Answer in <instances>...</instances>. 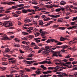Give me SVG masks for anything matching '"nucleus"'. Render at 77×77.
Here are the masks:
<instances>
[{"label":"nucleus","instance_id":"1","mask_svg":"<svg viewBox=\"0 0 77 77\" xmlns=\"http://www.w3.org/2000/svg\"><path fill=\"white\" fill-rule=\"evenodd\" d=\"M4 23V26L6 27L12 26V23H10L9 21H5Z\"/></svg>","mask_w":77,"mask_h":77},{"label":"nucleus","instance_id":"2","mask_svg":"<svg viewBox=\"0 0 77 77\" xmlns=\"http://www.w3.org/2000/svg\"><path fill=\"white\" fill-rule=\"evenodd\" d=\"M22 13L23 14H26L27 12H35V10L33 9H27L26 10L25 9H23L22 10Z\"/></svg>","mask_w":77,"mask_h":77},{"label":"nucleus","instance_id":"3","mask_svg":"<svg viewBox=\"0 0 77 77\" xmlns=\"http://www.w3.org/2000/svg\"><path fill=\"white\" fill-rule=\"evenodd\" d=\"M15 2H3L1 3V4H3L4 5H12V4H15Z\"/></svg>","mask_w":77,"mask_h":77},{"label":"nucleus","instance_id":"4","mask_svg":"<svg viewBox=\"0 0 77 77\" xmlns=\"http://www.w3.org/2000/svg\"><path fill=\"white\" fill-rule=\"evenodd\" d=\"M62 75H57V76L58 77H68L69 75L68 74H66V73L65 72H62Z\"/></svg>","mask_w":77,"mask_h":77},{"label":"nucleus","instance_id":"5","mask_svg":"<svg viewBox=\"0 0 77 77\" xmlns=\"http://www.w3.org/2000/svg\"><path fill=\"white\" fill-rule=\"evenodd\" d=\"M21 13V12L20 11H16L15 13H13L12 14H14L13 16L15 17H19V14H20Z\"/></svg>","mask_w":77,"mask_h":77},{"label":"nucleus","instance_id":"6","mask_svg":"<svg viewBox=\"0 0 77 77\" xmlns=\"http://www.w3.org/2000/svg\"><path fill=\"white\" fill-rule=\"evenodd\" d=\"M71 63V62H67L65 63H63V65L64 66H67L69 68H71V66H69L68 65H70Z\"/></svg>","mask_w":77,"mask_h":77},{"label":"nucleus","instance_id":"7","mask_svg":"<svg viewBox=\"0 0 77 77\" xmlns=\"http://www.w3.org/2000/svg\"><path fill=\"white\" fill-rule=\"evenodd\" d=\"M24 6V4L18 5L16 6L14 5L12 6V8H13V9H16V8H17L23 7V6Z\"/></svg>","mask_w":77,"mask_h":77},{"label":"nucleus","instance_id":"8","mask_svg":"<svg viewBox=\"0 0 77 77\" xmlns=\"http://www.w3.org/2000/svg\"><path fill=\"white\" fill-rule=\"evenodd\" d=\"M39 32L40 33H41L42 36H44L45 34L47 33V32L42 31V29H41L39 30Z\"/></svg>","mask_w":77,"mask_h":77},{"label":"nucleus","instance_id":"9","mask_svg":"<svg viewBox=\"0 0 77 77\" xmlns=\"http://www.w3.org/2000/svg\"><path fill=\"white\" fill-rule=\"evenodd\" d=\"M8 60H11L10 61H9V63H15V62H16V60H15V59L13 58H11L10 59H8Z\"/></svg>","mask_w":77,"mask_h":77},{"label":"nucleus","instance_id":"10","mask_svg":"<svg viewBox=\"0 0 77 77\" xmlns=\"http://www.w3.org/2000/svg\"><path fill=\"white\" fill-rule=\"evenodd\" d=\"M55 41V42H58V41L54 39H48L46 41V42L47 43H50L51 42H53Z\"/></svg>","mask_w":77,"mask_h":77},{"label":"nucleus","instance_id":"11","mask_svg":"<svg viewBox=\"0 0 77 77\" xmlns=\"http://www.w3.org/2000/svg\"><path fill=\"white\" fill-rule=\"evenodd\" d=\"M41 17L42 18H45V19H44V20L45 21H48V20H50V18H49V17H45V16L44 15L42 16Z\"/></svg>","mask_w":77,"mask_h":77},{"label":"nucleus","instance_id":"12","mask_svg":"<svg viewBox=\"0 0 77 77\" xmlns=\"http://www.w3.org/2000/svg\"><path fill=\"white\" fill-rule=\"evenodd\" d=\"M3 38H2V40H4L5 41V40H11V39L10 38H8V37H7V36L6 35H4L2 36Z\"/></svg>","mask_w":77,"mask_h":77},{"label":"nucleus","instance_id":"13","mask_svg":"<svg viewBox=\"0 0 77 77\" xmlns=\"http://www.w3.org/2000/svg\"><path fill=\"white\" fill-rule=\"evenodd\" d=\"M45 9H46L45 8H42L38 9H35V12H37L38 11H41V12H45V11L43 10H45Z\"/></svg>","mask_w":77,"mask_h":77},{"label":"nucleus","instance_id":"14","mask_svg":"<svg viewBox=\"0 0 77 77\" xmlns=\"http://www.w3.org/2000/svg\"><path fill=\"white\" fill-rule=\"evenodd\" d=\"M58 68H57V67H48V69H49V70H50V69H55V72H57V71H58L59 69H58Z\"/></svg>","mask_w":77,"mask_h":77},{"label":"nucleus","instance_id":"15","mask_svg":"<svg viewBox=\"0 0 77 77\" xmlns=\"http://www.w3.org/2000/svg\"><path fill=\"white\" fill-rule=\"evenodd\" d=\"M60 53H61V52H55L54 53L52 56H55L56 57H58V55H57V54L58 53L59 54H60Z\"/></svg>","mask_w":77,"mask_h":77},{"label":"nucleus","instance_id":"16","mask_svg":"<svg viewBox=\"0 0 77 77\" xmlns=\"http://www.w3.org/2000/svg\"><path fill=\"white\" fill-rule=\"evenodd\" d=\"M54 21H51L49 22V23H48L46 24H45L44 26H41L42 27H44V26H48L50 25V24H51V23H53Z\"/></svg>","mask_w":77,"mask_h":77},{"label":"nucleus","instance_id":"17","mask_svg":"<svg viewBox=\"0 0 77 77\" xmlns=\"http://www.w3.org/2000/svg\"><path fill=\"white\" fill-rule=\"evenodd\" d=\"M66 39L69 40V39H67L66 38H64L63 37H61L60 38V41H65Z\"/></svg>","mask_w":77,"mask_h":77},{"label":"nucleus","instance_id":"18","mask_svg":"<svg viewBox=\"0 0 77 77\" xmlns=\"http://www.w3.org/2000/svg\"><path fill=\"white\" fill-rule=\"evenodd\" d=\"M24 62H25V63H27V64H31V63H33V62H34V61H27L26 60H25L24 61Z\"/></svg>","mask_w":77,"mask_h":77},{"label":"nucleus","instance_id":"19","mask_svg":"<svg viewBox=\"0 0 77 77\" xmlns=\"http://www.w3.org/2000/svg\"><path fill=\"white\" fill-rule=\"evenodd\" d=\"M48 16L51 17H52L53 18H57V17H60V15H57L56 16L51 15L50 14H49Z\"/></svg>","mask_w":77,"mask_h":77},{"label":"nucleus","instance_id":"20","mask_svg":"<svg viewBox=\"0 0 77 77\" xmlns=\"http://www.w3.org/2000/svg\"><path fill=\"white\" fill-rule=\"evenodd\" d=\"M41 39V38H34V39L35 41V42H36L37 43H38V42H40V40L38 39Z\"/></svg>","mask_w":77,"mask_h":77},{"label":"nucleus","instance_id":"21","mask_svg":"<svg viewBox=\"0 0 77 77\" xmlns=\"http://www.w3.org/2000/svg\"><path fill=\"white\" fill-rule=\"evenodd\" d=\"M6 75L7 77H15V75L14 74H11L10 75Z\"/></svg>","mask_w":77,"mask_h":77},{"label":"nucleus","instance_id":"22","mask_svg":"<svg viewBox=\"0 0 77 77\" xmlns=\"http://www.w3.org/2000/svg\"><path fill=\"white\" fill-rule=\"evenodd\" d=\"M25 23H30L32 22V19H29L25 20Z\"/></svg>","mask_w":77,"mask_h":77},{"label":"nucleus","instance_id":"23","mask_svg":"<svg viewBox=\"0 0 77 77\" xmlns=\"http://www.w3.org/2000/svg\"><path fill=\"white\" fill-rule=\"evenodd\" d=\"M39 23L38 24L39 26H42L44 24V23L42 22V20H39L38 21Z\"/></svg>","mask_w":77,"mask_h":77},{"label":"nucleus","instance_id":"24","mask_svg":"<svg viewBox=\"0 0 77 77\" xmlns=\"http://www.w3.org/2000/svg\"><path fill=\"white\" fill-rule=\"evenodd\" d=\"M66 3V2L62 1L60 2V5H64Z\"/></svg>","mask_w":77,"mask_h":77},{"label":"nucleus","instance_id":"25","mask_svg":"<svg viewBox=\"0 0 77 77\" xmlns=\"http://www.w3.org/2000/svg\"><path fill=\"white\" fill-rule=\"evenodd\" d=\"M67 47H68V46L66 45H63L61 46V48H63V49H65V48H66Z\"/></svg>","mask_w":77,"mask_h":77},{"label":"nucleus","instance_id":"26","mask_svg":"<svg viewBox=\"0 0 77 77\" xmlns=\"http://www.w3.org/2000/svg\"><path fill=\"white\" fill-rule=\"evenodd\" d=\"M75 66H77V65H75L72 66L73 68H74L72 69V70L73 71H75V70H77V67Z\"/></svg>","mask_w":77,"mask_h":77},{"label":"nucleus","instance_id":"27","mask_svg":"<svg viewBox=\"0 0 77 77\" xmlns=\"http://www.w3.org/2000/svg\"><path fill=\"white\" fill-rule=\"evenodd\" d=\"M22 35H28V33L24 31L22 32Z\"/></svg>","mask_w":77,"mask_h":77},{"label":"nucleus","instance_id":"28","mask_svg":"<svg viewBox=\"0 0 77 77\" xmlns=\"http://www.w3.org/2000/svg\"><path fill=\"white\" fill-rule=\"evenodd\" d=\"M51 47H53L51 46H46L45 47V49H46V50H48L50 49V48H51Z\"/></svg>","mask_w":77,"mask_h":77},{"label":"nucleus","instance_id":"29","mask_svg":"<svg viewBox=\"0 0 77 77\" xmlns=\"http://www.w3.org/2000/svg\"><path fill=\"white\" fill-rule=\"evenodd\" d=\"M35 72L37 75H39V74H41V71H40L39 70H37L35 71Z\"/></svg>","mask_w":77,"mask_h":77},{"label":"nucleus","instance_id":"30","mask_svg":"<svg viewBox=\"0 0 77 77\" xmlns=\"http://www.w3.org/2000/svg\"><path fill=\"white\" fill-rule=\"evenodd\" d=\"M29 55L28 56V57H33V56H34V55L33 54H29Z\"/></svg>","mask_w":77,"mask_h":77},{"label":"nucleus","instance_id":"31","mask_svg":"<svg viewBox=\"0 0 77 77\" xmlns=\"http://www.w3.org/2000/svg\"><path fill=\"white\" fill-rule=\"evenodd\" d=\"M10 50L9 48H7L5 49V52L7 53V52H9L10 51Z\"/></svg>","mask_w":77,"mask_h":77},{"label":"nucleus","instance_id":"32","mask_svg":"<svg viewBox=\"0 0 77 77\" xmlns=\"http://www.w3.org/2000/svg\"><path fill=\"white\" fill-rule=\"evenodd\" d=\"M32 4H34V5H38V3L37 2V1H35L33 2H32Z\"/></svg>","mask_w":77,"mask_h":77},{"label":"nucleus","instance_id":"33","mask_svg":"<svg viewBox=\"0 0 77 77\" xmlns=\"http://www.w3.org/2000/svg\"><path fill=\"white\" fill-rule=\"evenodd\" d=\"M71 57V55L70 54H68L67 56L65 57L66 59H68Z\"/></svg>","mask_w":77,"mask_h":77},{"label":"nucleus","instance_id":"34","mask_svg":"<svg viewBox=\"0 0 77 77\" xmlns=\"http://www.w3.org/2000/svg\"><path fill=\"white\" fill-rule=\"evenodd\" d=\"M58 29L60 30H65L66 28L64 27H59Z\"/></svg>","mask_w":77,"mask_h":77},{"label":"nucleus","instance_id":"35","mask_svg":"<svg viewBox=\"0 0 77 77\" xmlns=\"http://www.w3.org/2000/svg\"><path fill=\"white\" fill-rule=\"evenodd\" d=\"M57 61H58V62H59L60 63H57V65H60V64H61L62 63H61V60H57Z\"/></svg>","mask_w":77,"mask_h":77},{"label":"nucleus","instance_id":"36","mask_svg":"<svg viewBox=\"0 0 77 77\" xmlns=\"http://www.w3.org/2000/svg\"><path fill=\"white\" fill-rule=\"evenodd\" d=\"M24 26H30L32 25V24L30 23L26 25V24H24Z\"/></svg>","mask_w":77,"mask_h":77},{"label":"nucleus","instance_id":"37","mask_svg":"<svg viewBox=\"0 0 77 77\" xmlns=\"http://www.w3.org/2000/svg\"><path fill=\"white\" fill-rule=\"evenodd\" d=\"M24 9V7H23L20 8H17V11H20V10H21V9Z\"/></svg>","mask_w":77,"mask_h":77},{"label":"nucleus","instance_id":"38","mask_svg":"<svg viewBox=\"0 0 77 77\" xmlns=\"http://www.w3.org/2000/svg\"><path fill=\"white\" fill-rule=\"evenodd\" d=\"M21 39L23 41H27V37H24L21 38Z\"/></svg>","mask_w":77,"mask_h":77},{"label":"nucleus","instance_id":"39","mask_svg":"<svg viewBox=\"0 0 77 77\" xmlns=\"http://www.w3.org/2000/svg\"><path fill=\"white\" fill-rule=\"evenodd\" d=\"M28 38L30 39H32L34 38V37L32 35H29L28 36Z\"/></svg>","mask_w":77,"mask_h":77},{"label":"nucleus","instance_id":"40","mask_svg":"<svg viewBox=\"0 0 77 77\" xmlns=\"http://www.w3.org/2000/svg\"><path fill=\"white\" fill-rule=\"evenodd\" d=\"M47 61H43V62H42L40 63V64H45V63H47Z\"/></svg>","mask_w":77,"mask_h":77},{"label":"nucleus","instance_id":"41","mask_svg":"<svg viewBox=\"0 0 77 77\" xmlns=\"http://www.w3.org/2000/svg\"><path fill=\"white\" fill-rule=\"evenodd\" d=\"M61 11V9L60 8H57L55 10L56 12H59Z\"/></svg>","mask_w":77,"mask_h":77},{"label":"nucleus","instance_id":"42","mask_svg":"<svg viewBox=\"0 0 77 77\" xmlns=\"http://www.w3.org/2000/svg\"><path fill=\"white\" fill-rule=\"evenodd\" d=\"M66 9H67V10H69V11H71V8H70L69 6H68L66 8Z\"/></svg>","mask_w":77,"mask_h":77},{"label":"nucleus","instance_id":"43","mask_svg":"<svg viewBox=\"0 0 77 77\" xmlns=\"http://www.w3.org/2000/svg\"><path fill=\"white\" fill-rule=\"evenodd\" d=\"M28 29H29V30H33V27H30L29 28H28Z\"/></svg>","mask_w":77,"mask_h":77},{"label":"nucleus","instance_id":"44","mask_svg":"<svg viewBox=\"0 0 77 77\" xmlns=\"http://www.w3.org/2000/svg\"><path fill=\"white\" fill-rule=\"evenodd\" d=\"M59 26V25H54L53 27V28H57Z\"/></svg>","mask_w":77,"mask_h":77},{"label":"nucleus","instance_id":"45","mask_svg":"<svg viewBox=\"0 0 77 77\" xmlns=\"http://www.w3.org/2000/svg\"><path fill=\"white\" fill-rule=\"evenodd\" d=\"M3 65H7L8 63L6 62H4L2 63Z\"/></svg>","mask_w":77,"mask_h":77},{"label":"nucleus","instance_id":"46","mask_svg":"<svg viewBox=\"0 0 77 77\" xmlns=\"http://www.w3.org/2000/svg\"><path fill=\"white\" fill-rule=\"evenodd\" d=\"M77 20V17H74L72 19V21H74L75 20Z\"/></svg>","mask_w":77,"mask_h":77},{"label":"nucleus","instance_id":"47","mask_svg":"<svg viewBox=\"0 0 77 77\" xmlns=\"http://www.w3.org/2000/svg\"><path fill=\"white\" fill-rule=\"evenodd\" d=\"M25 69L26 71H28V72H29V71H30V70L28 68H26Z\"/></svg>","mask_w":77,"mask_h":77},{"label":"nucleus","instance_id":"48","mask_svg":"<svg viewBox=\"0 0 77 77\" xmlns=\"http://www.w3.org/2000/svg\"><path fill=\"white\" fill-rule=\"evenodd\" d=\"M14 40L16 42H18L20 41V40L19 39H18V38H15Z\"/></svg>","mask_w":77,"mask_h":77},{"label":"nucleus","instance_id":"49","mask_svg":"<svg viewBox=\"0 0 77 77\" xmlns=\"http://www.w3.org/2000/svg\"><path fill=\"white\" fill-rule=\"evenodd\" d=\"M46 7L47 8H52V6H51L49 5H46Z\"/></svg>","mask_w":77,"mask_h":77},{"label":"nucleus","instance_id":"50","mask_svg":"<svg viewBox=\"0 0 77 77\" xmlns=\"http://www.w3.org/2000/svg\"><path fill=\"white\" fill-rule=\"evenodd\" d=\"M0 25H2V26H5V22H4V23H2L1 22H0Z\"/></svg>","mask_w":77,"mask_h":77},{"label":"nucleus","instance_id":"51","mask_svg":"<svg viewBox=\"0 0 77 77\" xmlns=\"http://www.w3.org/2000/svg\"><path fill=\"white\" fill-rule=\"evenodd\" d=\"M39 36V33L38 32H37L36 34L35 35V36L37 37V36Z\"/></svg>","mask_w":77,"mask_h":77},{"label":"nucleus","instance_id":"52","mask_svg":"<svg viewBox=\"0 0 77 77\" xmlns=\"http://www.w3.org/2000/svg\"><path fill=\"white\" fill-rule=\"evenodd\" d=\"M31 45H33V46H36V45L35 44V43L34 42H32L31 44Z\"/></svg>","mask_w":77,"mask_h":77},{"label":"nucleus","instance_id":"53","mask_svg":"<svg viewBox=\"0 0 77 77\" xmlns=\"http://www.w3.org/2000/svg\"><path fill=\"white\" fill-rule=\"evenodd\" d=\"M30 69H32L33 70H35V69H36V68H35V67H30Z\"/></svg>","mask_w":77,"mask_h":77},{"label":"nucleus","instance_id":"54","mask_svg":"<svg viewBox=\"0 0 77 77\" xmlns=\"http://www.w3.org/2000/svg\"><path fill=\"white\" fill-rule=\"evenodd\" d=\"M74 59L73 58H69V60L70 61H73V60H74Z\"/></svg>","mask_w":77,"mask_h":77},{"label":"nucleus","instance_id":"55","mask_svg":"<svg viewBox=\"0 0 77 77\" xmlns=\"http://www.w3.org/2000/svg\"><path fill=\"white\" fill-rule=\"evenodd\" d=\"M4 10H0V12L1 14H3V12H4Z\"/></svg>","mask_w":77,"mask_h":77},{"label":"nucleus","instance_id":"56","mask_svg":"<svg viewBox=\"0 0 77 77\" xmlns=\"http://www.w3.org/2000/svg\"><path fill=\"white\" fill-rule=\"evenodd\" d=\"M62 43L60 42H58L56 44V45H61L62 44Z\"/></svg>","mask_w":77,"mask_h":77},{"label":"nucleus","instance_id":"57","mask_svg":"<svg viewBox=\"0 0 77 77\" xmlns=\"http://www.w3.org/2000/svg\"><path fill=\"white\" fill-rule=\"evenodd\" d=\"M72 63L73 65H75V64H76V63H77V61L76 62H72Z\"/></svg>","mask_w":77,"mask_h":77},{"label":"nucleus","instance_id":"58","mask_svg":"<svg viewBox=\"0 0 77 77\" xmlns=\"http://www.w3.org/2000/svg\"><path fill=\"white\" fill-rule=\"evenodd\" d=\"M14 47H20V45H14Z\"/></svg>","mask_w":77,"mask_h":77},{"label":"nucleus","instance_id":"59","mask_svg":"<svg viewBox=\"0 0 77 77\" xmlns=\"http://www.w3.org/2000/svg\"><path fill=\"white\" fill-rule=\"evenodd\" d=\"M46 62H47V63L48 64H50V63H51V62L50 61H46Z\"/></svg>","mask_w":77,"mask_h":77},{"label":"nucleus","instance_id":"60","mask_svg":"<svg viewBox=\"0 0 77 77\" xmlns=\"http://www.w3.org/2000/svg\"><path fill=\"white\" fill-rule=\"evenodd\" d=\"M10 18H11L10 17L8 16L7 17L5 18V20H9Z\"/></svg>","mask_w":77,"mask_h":77},{"label":"nucleus","instance_id":"61","mask_svg":"<svg viewBox=\"0 0 77 77\" xmlns=\"http://www.w3.org/2000/svg\"><path fill=\"white\" fill-rule=\"evenodd\" d=\"M47 72L48 73H48H51L52 71H51L48 70L47 71Z\"/></svg>","mask_w":77,"mask_h":77},{"label":"nucleus","instance_id":"62","mask_svg":"<svg viewBox=\"0 0 77 77\" xmlns=\"http://www.w3.org/2000/svg\"><path fill=\"white\" fill-rule=\"evenodd\" d=\"M34 49H38L39 48V47L37 46H35L34 47Z\"/></svg>","mask_w":77,"mask_h":77},{"label":"nucleus","instance_id":"63","mask_svg":"<svg viewBox=\"0 0 77 77\" xmlns=\"http://www.w3.org/2000/svg\"><path fill=\"white\" fill-rule=\"evenodd\" d=\"M75 22H72L71 23V24L72 25H74L75 24Z\"/></svg>","mask_w":77,"mask_h":77},{"label":"nucleus","instance_id":"64","mask_svg":"<svg viewBox=\"0 0 77 77\" xmlns=\"http://www.w3.org/2000/svg\"><path fill=\"white\" fill-rule=\"evenodd\" d=\"M42 51V50L40 49V50H39L38 51V53H41Z\"/></svg>","mask_w":77,"mask_h":77}]
</instances>
